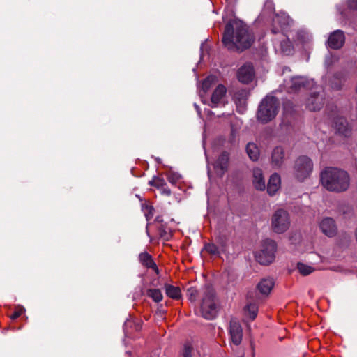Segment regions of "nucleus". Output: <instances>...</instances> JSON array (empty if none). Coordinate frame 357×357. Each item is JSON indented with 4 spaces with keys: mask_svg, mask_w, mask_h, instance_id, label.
<instances>
[{
    "mask_svg": "<svg viewBox=\"0 0 357 357\" xmlns=\"http://www.w3.org/2000/svg\"><path fill=\"white\" fill-rule=\"evenodd\" d=\"M284 151L282 146H276L272 151L271 165L273 167L278 168L284 162Z\"/></svg>",
    "mask_w": 357,
    "mask_h": 357,
    "instance_id": "19",
    "label": "nucleus"
},
{
    "mask_svg": "<svg viewBox=\"0 0 357 357\" xmlns=\"http://www.w3.org/2000/svg\"><path fill=\"white\" fill-rule=\"evenodd\" d=\"M274 286V282L272 279H263L258 285L257 289L262 294H268Z\"/></svg>",
    "mask_w": 357,
    "mask_h": 357,
    "instance_id": "23",
    "label": "nucleus"
},
{
    "mask_svg": "<svg viewBox=\"0 0 357 357\" xmlns=\"http://www.w3.org/2000/svg\"><path fill=\"white\" fill-rule=\"evenodd\" d=\"M277 245L275 241L266 239L262 243L261 250L255 255L256 260L262 265H268L275 259Z\"/></svg>",
    "mask_w": 357,
    "mask_h": 357,
    "instance_id": "5",
    "label": "nucleus"
},
{
    "mask_svg": "<svg viewBox=\"0 0 357 357\" xmlns=\"http://www.w3.org/2000/svg\"><path fill=\"white\" fill-rule=\"evenodd\" d=\"M245 311L246 315L248 316L252 321H253L257 315L258 307L255 303H251L245 306Z\"/></svg>",
    "mask_w": 357,
    "mask_h": 357,
    "instance_id": "27",
    "label": "nucleus"
},
{
    "mask_svg": "<svg viewBox=\"0 0 357 357\" xmlns=\"http://www.w3.org/2000/svg\"><path fill=\"white\" fill-rule=\"evenodd\" d=\"M216 82V77L214 75H209L205 78L202 84V89L204 92H207L211 87L215 84Z\"/></svg>",
    "mask_w": 357,
    "mask_h": 357,
    "instance_id": "28",
    "label": "nucleus"
},
{
    "mask_svg": "<svg viewBox=\"0 0 357 357\" xmlns=\"http://www.w3.org/2000/svg\"><path fill=\"white\" fill-rule=\"evenodd\" d=\"M255 41V36L248 26L241 20H229L222 33V43L225 47L231 52H242L250 48Z\"/></svg>",
    "mask_w": 357,
    "mask_h": 357,
    "instance_id": "1",
    "label": "nucleus"
},
{
    "mask_svg": "<svg viewBox=\"0 0 357 357\" xmlns=\"http://www.w3.org/2000/svg\"><path fill=\"white\" fill-rule=\"evenodd\" d=\"M230 339L233 344L239 345L243 339V328L238 321L231 319L229 323Z\"/></svg>",
    "mask_w": 357,
    "mask_h": 357,
    "instance_id": "11",
    "label": "nucleus"
},
{
    "mask_svg": "<svg viewBox=\"0 0 357 357\" xmlns=\"http://www.w3.org/2000/svg\"><path fill=\"white\" fill-rule=\"evenodd\" d=\"M202 287L197 289L195 287H191L187 290V296L191 302H195L202 298Z\"/></svg>",
    "mask_w": 357,
    "mask_h": 357,
    "instance_id": "25",
    "label": "nucleus"
},
{
    "mask_svg": "<svg viewBox=\"0 0 357 357\" xmlns=\"http://www.w3.org/2000/svg\"><path fill=\"white\" fill-rule=\"evenodd\" d=\"M245 94V91H241L236 92V93H235V94L234 96V100H235V102L236 103L238 102H241V98L244 97Z\"/></svg>",
    "mask_w": 357,
    "mask_h": 357,
    "instance_id": "36",
    "label": "nucleus"
},
{
    "mask_svg": "<svg viewBox=\"0 0 357 357\" xmlns=\"http://www.w3.org/2000/svg\"><path fill=\"white\" fill-rule=\"evenodd\" d=\"M164 289L166 295L172 299L178 301L182 297L181 290L179 287L165 283Z\"/></svg>",
    "mask_w": 357,
    "mask_h": 357,
    "instance_id": "22",
    "label": "nucleus"
},
{
    "mask_svg": "<svg viewBox=\"0 0 357 357\" xmlns=\"http://www.w3.org/2000/svg\"><path fill=\"white\" fill-rule=\"evenodd\" d=\"M313 169L312 160L305 155L300 156L295 161L294 174L295 177L300 181H304L310 176Z\"/></svg>",
    "mask_w": 357,
    "mask_h": 357,
    "instance_id": "6",
    "label": "nucleus"
},
{
    "mask_svg": "<svg viewBox=\"0 0 357 357\" xmlns=\"http://www.w3.org/2000/svg\"><path fill=\"white\" fill-rule=\"evenodd\" d=\"M149 184L151 186H153L158 189L161 187H164L166 185V182L165 179L160 176H154L151 180L149 181Z\"/></svg>",
    "mask_w": 357,
    "mask_h": 357,
    "instance_id": "31",
    "label": "nucleus"
},
{
    "mask_svg": "<svg viewBox=\"0 0 357 357\" xmlns=\"http://www.w3.org/2000/svg\"><path fill=\"white\" fill-rule=\"evenodd\" d=\"M200 299V314L206 319H213L218 314V301L215 289L210 285L202 287Z\"/></svg>",
    "mask_w": 357,
    "mask_h": 357,
    "instance_id": "3",
    "label": "nucleus"
},
{
    "mask_svg": "<svg viewBox=\"0 0 357 357\" xmlns=\"http://www.w3.org/2000/svg\"><path fill=\"white\" fill-rule=\"evenodd\" d=\"M297 268L299 273L304 276L310 275L314 271L313 267L301 262L297 264Z\"/></svg>",
    "mask_w": 357,
    "mask_h": 357,
    "instance_id": "30",
    "label": "nucleus"
},
{
    "mask_svg": "<svg viewBox=\"0 0 357 357\" xmlns=\"http://www.w3.org/2000/svg\"><path fill=\"white\" fill-rule=\"evenodd\" d=\"M159 190L161 191L162 194L166 196H170L172 194L171 190L168 188L167 184L164 187L160 188Z\"/></svg>",
    "mask_w": 357,
    "mask_h": 357,
    "instance_id": "37",
    "label": "nucleus"
},
{
    "mask_svg": "<svg viewBox=\"0 0 357 357\" xmlns=\"http://www.w3.org/2000/svg\"><path fill=\"white\" fill-rule=\"evenodd\" d=\"M139 260L142 265L148 269L153 270L156 275L160 274V271L156 263L154 261L153 257L147 252H141L139 255Z\"/></svg>",
    "mask_w": 357,
    "mask_h": 357,
    "instance_id": "15",
    "label": "nucleus"
},
{
    "mask_svg": "<svg viewBox=\"0 0 357 357\" xmlns=\"http://www.w3.org/2000/svg\"><path fill=\"white\" fill-rule=\"evenodd\" d=\"M290 226L289 213L284 209L277 210L271 219V227L274 232L283 234Z\"/></svg>",
    "mask_w": 357,
    "mask_h": 357,
    "instance_id": "7",
    "label": "nucleus"
},
{
    "mask_svg": "<svg viewBox=\"0 0 357 357\" xmlns=\"http://www.w3.org/2000/svg\"><path fill=\"white\" fill-rule=\"evenodd\" d=\"M146 295L155 303H159L163 299V295L158 289H148L146 291Z\"/></svg>",
    "mask_w": 357,
    "mask_h": 357,
    "instance_id": "26",
    "label": "nucleus"
},
{
    "mask_svg": "<svg viewBox=\"0 0 357 357\" xmlns=\"http://www.w3.org/2000/svg\"><path fill=\"white\" fill-rule=\"evenodd\" d=\"M24 312V308H22V307L17 308L10 315V318L12 320H15V319H17L18 317H20L23 314Z\"/></svg>",
    "mask_w": 357,
    "mask_h": 357,
    "instance_id": "35",
    "label": "nucleus"
},
{
    "mask_svg": "<svg viewBox=\"0 0 357 357\" xmlns=\"http://www.w3.org/2000/svg\"><path fill=\"white\" fill-rule=\"evenodd\" d=\"M181 178V175L174 172H169L167 174V181L173 185H176Z\"/></svg>",
    "mask_w": 357,
    "mask_h": 357,
    "instance_id": "32",
    "label": "nucleus"
},
{
    "mask_svg": "<svg viewBox=\"0 0 357 357\" xmlns=\"http://www.w3.org/2000/svg\"><path fill=\"white\" fill-rule=\"evenodd\" d=\"M320 183L328 191L342 192L350 185V176L344 169L327 167L320 173Z\"/></svg>",
    "mask_w": 357,
    "mask_h": 357,
    "instance_id": "2",
    "label": "nucleus"
},
{
    "mask_svg": "<svg viewBox=\"0 0 357 357\" xmlns=\"http://www.w3.org/2000/svg\"><path fill=\"white\" fill-rule=\"evenodd\" d=\"M253 184L257 190H264L266 188L262 170L259 168L253 170Z\"/></svg>",
    "mask_w": 357,
    "mask_h": 357,
    "instance_id": "21",
    "label": "nucleus"
},
{
    "mask_svg": "<svg viewBox=\"0 0 357 357\" xmlns=\"http://www.w3.org/2000/svg\"><path fill=\"white\" fill-rule=\"evenodd\" d=\"M229 165V153L227 151H223L218 156L217 160L213 164L215 174L222 177L228 171Z\"/></svg>",
    "mask_w": 357,
    "mask_h": 357,
    "instance_id": "8",
    "label": "nucleus"
},
{
    "mask_svg": "<svg viewBox=\"0 0 357 357\" xmlns=\"http://www.w3.org/2000/svg\"><path fill=\"white\" fill-rule=\"evenodd\" d=\"M154 225L157 229L158 236L164 241H169L172 236L171 229L164 222L162 216H157L154 220Z\"/></svg>",
    "mask_w": 357,
    "mask_h": 357,
    "instance_id": "10",
    "label": "nucleus"
},
{
    "mask_svg": "<svg viewBox=\"0 0 357 357\" xmlns=\"http://www.w3.org/2000/svg\"><path fill=\"white\" fill-rule=\"evenodd\" d=\"M204 248L210 255H215L219 254L218 247L213 243H205Z\"/></svg>",
    "mask_w": 357,
    "mask_h": 357,
    "instance_id": "33",
    "label": "nucleus"
},
{
    "mask_svg": "<svg viewBox=\"0 0 357 357\" xmlns=\"http://www.w3.org/2000/svg\"><path fill=\"white\" fill-rule=\"evenodd\" d=\"M324 98L319 93H313L306 101V107L310 111L320 110L324 105Z\"/></svg>",
    "mask_w": 357,
    "mask_h": 357,
    "instance_id": "16",
    "label": "nucleus"
},
{
    "mask_svg": "<svg viewBox=\"0 0 357 357\" xmlns=\"http://www.w3.org/2000/svg\"><path fill=\"white\" fill-rule=\"evenodd\" d=\"M246 152H247L249 158L252 160L256 161L258 160V158L259 157V151L255 144L248 143L246 146Z\"/></svg>",
    "mask_w": 357,
    "mask_h": 357,
    "instance_id": "24",
    "label": "nucleus"
},
{
    "mask_svg": "<svg viewBox=\"0 0 357 357\" xmlns=\"http://www.w3.org/2000/svg\"><path fill=\"white\" fill-rule=\"evenodd\" d=\"M314 83L313 80H309L303 77H297L291 79V85L290 90L292 92H296L301 89H311Z\"/></svg>",
    "mask_w": 357,
    "mask_h": 357,
    "instance_id": "13",
    "label": "nucleus"
},
{
    "mask_svg": "<svg viewBox=\"0 0 357 357\" xmlns=\"http://www.w3.org/2000/svg\"><path fill=\"white\" fill-rule=\"evenodd\" d=\"M280 176L276 173L272 174L267 185L268 193L271 196L274 195L280 188Z\"/></svg>",
    "mask_w": 357,
    "mask_h": 357,
    "instance_id": "20",
    "label": "nucleus"
},
{
    "mask_svg": "<svg viewBox=\"0 0 357 357\" xmlns=\"http://www.w3.org/2000/svg\"><path fill=\"white\" fill-rule=\"evenodd\" d=\"M279 101L274 96H266L259 105L257 117L259 121L266 123L273 120L278 114Z\"/></svg>",
    "mask_w": 357,
    "mask_h": 357,
    "instance_id": "4",
    "label": "nucleus"
},
{
    "mask_svg": "<svg viewBox=\"0 0 357 357\" xmlns=\"http://www.w3.org/2000/svg\"><path fill=\"white\" fill-rule=\"evenodd\" d=\"M334 126L337 133L340 135L348 137L351 134V129L349 126L348 122L343 117L337 118L334 123Z\"/></svg>",
    "mask_w": 357,
    "mask_h": 357,
    "instance_id": "17",
    "label": "nucleus"
},
{
    "mask_svg": "<svg viewBox=\"0 0 357 357\" xmlns=\"http://www.w3.org/2000/svg\"><path fill=\"white\" fill-rule=\"evenodd\" d=\"M284 45H287L289 50H290L291 43L289 41H284L281 43V47H282V51L286 52L288 51V49H287V47L286 49L284 48Z\"/></svg>",
    "mask_w": 357,
    "mask_h": 357,
    "instance_id": "39",
    "label": "nucleus"
},
{
    "mask_svg": "<svg viewBox=\"0 0 357 357\" xmlns=\"http://www.w3.org/2000/svg\"><path fill=\"white\" fill-rule=\"evenodd\" d=\"M255 72L252 63H246L243 65L237 72V78L239 82L243 84L251 82L254 78Z\"/></svg>",
    "mask_w": 357,
    "mask_h": 357,
    "instance_id": "9",
    "label": "nucleus"
},
{
    "mask_svg": "<svg viewBox=\"0 0 357 357\" xmlns=\"http://www.w3.org/2000/svg\"><path fill=\"white\" fill-rule=\"evenodd\" d=\"M142 209L147 221L153 218L154 215V208L153 206L149 204L144 203L142 206Z\"/></svg>",
    "mask_w": 357,
    "mask_h": 357,
    "instance_id": "29",
    "label": "nucleus"
},
{
    "mask_svg": "<svg viewBox=\"0 0 357 357\" xmlns=\"http://www.w3.org/2000/svg\"><path fill=\"white\" fill-rule=\"evenodd\" d=\"M192 347L189 343H185L180 357H192Z\"/></svg>",
    "mask_w": 357,
    "mask_h": 357,
    "instance_id": "34",
    "label": "nucleus"
},
{
    "mask_svg": "<svg viewBox=\"0 0 357 357\" xmlns=\"http://www.w3.org/2000/svg\"><path fill=\"white\" fill-rule=\"evenodd\" d=\"M321 231L327 236L332 237L337 234V227L334 220L331 218H326L320 222Z\"/></svg>",
    "mask_w": 357,
    "mask_h": 357,
    "instance_id": "14",
    "label": "nucleus"
},
{
    "mask_svg": "<svg viewBox=\"0 0 357 357\" xmlns=\"http://www.w3.org/2000/svg\"><path fill=\"white\" fill-rule=\"evenodd\" d=\"M345 36L341 30H336L331 33L327 41L328 47L333 50L340 49L344 44Z\"/></svg>",
    "mask_w": 357,
    "mask_h": 357,
    "instance_id": "12",
    "label": "nucleus"
},
{
    "mask_svg": "<svg viewBox=\"0 0 357 357\" xmlns=\"http://www.w3.org/2000/svg\"><path fill=\"white\" fill-rule=\"evenodd\" d=\"M226 87L222 84H218L213 91L211 97V101L213 104L212 107H217L218 105L221 103L222 100L226 95Z\"/></svg>",
    "mask_w": 357,
    "mask_h": 357,
    "instance_id": "18",
    "label": "nucleus"
},
{
    "mask_svg": "<svg viewBox=\"0 0 357 357\" xmlns=\"http://www.w3.org/2000/svg\"><path fill=\"white\" fill-rule=\"evenodd\" d=\"M347 5L350 9L357 10V0H349Z\"/></svg>",
    "mask_w": 357,
    "mask_h": 357,
    "instance_id": "38",
    "label": "nucleus"
}]
</instances>
